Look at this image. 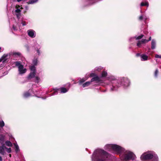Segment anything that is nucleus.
Listing matches in <instances>:
<instances>
[{"label":"nucleus","mask_w":161,"mask_h":161,"mask_svg":"<svg viewBox=\"0 0 161 161\" xmlns=\"http://www.w3.org/2000/svg\"><path fill=\"white\" fill-rule=\"evenodd\" d=\"M104 85H111L112 87L110 89L111 91L117 90L119 87L121 86L127 87L130 85V81L127 78H123L120 80H117L113 76H110L107 77V80L104 83Z\"/></svg>","instance_id":"obj_1"},{"label":"nucleus","mask_w":161,"mask_h":161,"mask_svg":"<svg viewBox=\"0 0 161 161\" xmlns=\"http://www.w3.org/2000/svg\"><path fill=\"white\" fill-rule=\"evenodd\" d=\"M91 159L92 161H109L110 155L104 150L98 149L94 151Z\"/></svg>","instance_id":"obj_2"},{"label":"nucleus","mask_w":161,"mask_h":161,"mask_svg":"<svg viewBox=\"0 0 161 161\" xmlns=\"http://www.w3.org/2000/svg\"><path fill=\"white\" fill-rule=\"evenodd\" d=\"M120 151L117 154L119 155L121 161H128L130 160H133L135 159V155L132 152L125 150L123 148L120 147Z\"/></svg>","instance_id":"obj_3"},{"label":"nucleus","mask_w":161,"mask_h":161,"mask_svg":"<svg viewBox=\"0 0 161 161\" xmlns=\"http://www.w3.org/2000/svg\"><path fill=\"white\" fill-rule=\"evenodd\" d=\"M142 161H158V158L153 151H148L143 153L141 156Z\"/></svg>","instance_id":"obj_4"},{"label":"nucleus","mask_w":161,"mask_h":161,"mask_svg":"<svg viewBox=\"0 0 161 161\" xmlns=\"http://www.w3.org/2000/svg\"><path fill=\"white\" fill-rule=\"evenodd\" d=\"M119 146L115 144H107L104 147V149L108 151H113L115 154L119 153L120 149Z\"/></svg>","instance_id":"obj_5"},{"label":"nucleus","mask_w":161,"mask_h":161,"mask_svg":"<svg viewBox=\"0 0 161 161\" xmlns=\"http://www.w3.org/2000/svg\"><path fill=\"white\" fill-rule=\"evenodd\" d=\"M94 81H96L97 82H101L102 81V80L101 78L98 77L97 76H96L93 78L90 81H87L86 83H84L82 85L83 87H85L86 86H89L91 83Z\"/></svg>","instance_id":"obj_6"},{"label":"nucleus","mask_w":161,"mask_h":161,"mask_svg":"<svg viewBox=\"0 0 161 161\" xmlns=\"http://www.w3.org/2000/svg\"><path fill=\"white\" fill-rule=\"evenodd\" d=\"M15 64L18 68L19 74L22 75L26 72V69L24 68L23 65L20 64V62L16 61L15 62Z\"/></svg>","instance_id":"obj_7"},{"label":"nucleus","mask_w":161,"mask_h":161,"mask_svg":"<svg viewBox=\"0 0 161 161\" xmlns=\"http://www.w3.org/2000/svg\"><path fill=\"white\" fill-rule=\"evenodd\" d=\"M30 69L31 72L28 77V78L29 79L33 78L35 75V67L34 66H31L30 67Z\"/></svg>","instance_id":"obj_8"},{"label":"nucleus","mask_w":161,"mask_h":161,"mask_svg":"<svg viewBox=\"0 0 161 161\" xmlns=\"http://www.w3.org/2000/svg\"><path fill=\"white\" fill-rule=\"evenodd\" d=\"M151 37L150 36L149 37V40H147L146 39H142L140 41H139L137 43V46L139 47H140L141 46V45L147 42H148L151 41Z\"/></svg>","instance_id":"obj_9"},{"label":"nucleus","mask_w":161,"mask_h":161,"mask_svg":"<svg viewBox=\"0 0 161 161\" xmlns=\"http://www.w3.org/2000/svg\"><path fill=\"white\" fill-rule=\"evenodd\" d=\"M28 35L31 38H35L36 36V32L34 30L30 29L27 31Z\"/></svg>","instance_id":"obj_10"},{"label":"nucleus","mask_w":161,"mask_h":161,"mask_svg":"<svg viewBox=\"0 0 161 161\" xmlns=\"http://www.w3.org/2000/svg\"><path fill=\"white\" fill-rule=\"evenodd\" d=\"M7 148L4 145V143L2 144V146H0V153L2 155H4L5 154V149Z\"/></svg>","instance_id":"obj_11"},{"label":"nucleus","mask_w":161,"mask_h":161,"mask_svg":"<svg viewBox=\"0 0 161 161\" xmlns=\"http://www.w3.org/2000/svg\"><path fill=\"white\" fill-rule=\"evenodd\" d=\"M10 53H7L4 54L3 56L1 57L3 60V63L6 61L8 58L10 57Z\"/></svg>","instance_id":"obj_12"},{"label":"nucleus","mask_w":161,"mask_h":161,"mask_svg":"<svg viewBox=\"0 0 161 161\" xmlns=\"http://www.w3.org/2000/svg\"><path fill=\"white\" fill-rule=\"evenodd\" d=\"M141 60L142 61H146L148 60V56L146 54H143L140 55Z\"/></svg>","instance_id":"obj_13"},{"label":"nucleus","mask_w":161,"mask_h":161,"mask_svg":"<svg viewBox=\"0 0 161 161\" xmlns=\"http://www.w3.org/2000/svg\"><path fill=\"white\" fill-rule=\"evenodd\" d=\"M156 46V41L154 39H153L151 41V48L153 50L155 49Z\"/></svg>","instance_id":"obj_14"},{"label":"nucleus","mask_w":161,"mask_h":161,"mask_svg":"<svg viewBox=\"0 0 161 161\" xmlns=\"http://www.w3.org/2000/svg\"><path fill=\"white\" fill-rule=\"evenodd\" d=\"M10 54L13 55L14 57H20L21 55V53H20L14 52H11Z\"/></svg>","instance_id":"obj_15"},{"label":"nucleus","mask_w":161,"mask_h":161,"mask_svg":"<svg viewBox=\"0 0 161 161\" xmlns=\"http://www.w3.org/2000/svg\"><path fill=\"white\" fill-rule=\"evenodd\" d=\"M107 75V73L106 71H103V72L102 74V76L101 77H100V78H101V79L102 80V81L101 82H97V83H103V80L102 79V77H106Z\"/></svg>","instance_id":"obj_16"},{"label":"nucleus","mask_w":161,"mask_h":161,"mask_svg":"<svg viewBox=\"0 0 161 161\" xmlns=\"http://www.w3.org/2000/svg\"><path fill=\"white\" fill-rule=\"evenodd\" d=\"M148 18V17L145 15H141L139 18V19L140 20H143L145 22L146 20H147Z\"/></svg>","instance_id":"obj_17"},{"label":"nucleus","mask_w":161,"mask_h":161,"mask_svg":"<svg viewBox=\"0 0 161 161\" xmlns=\"http://www.w3.org/2000/svg\"><path fill=\"white\" fill-rule=\"evenodd\" d=\"M5 136L3 134H0V142L1 144L4 143Z\"/></svg>","instance_id":"obj_18"},{"label":"nucleus","mask_w":161,"mask_h":161,"mask_svg":"<svg viewBox=\"0 0 161 161\" xmlns=\"http://www.w3.org/2000/svg\"><path fill=\"white\" fill-rule=\"evenodd\" d=\"M14 146L15 149V150L16 153L18 152L19 151V147L17 143H14Z\"/></svg>","instance_id":"obj_19"},{"label":"nucleus","mask_w":161,"mask_h":161,"mask_svg":"<svg viewBox=\"0 0 161 161\" xmlns=\"http://www.w3.org/2000/svg\"><path fill=\"white\" fill-rule=\"evenodd\" d=\"M60 91L61 93H65L68 91V89H67L66 88L64 87H61L60 88Z\"/></svg>","instance_id":"obj_20"},{"label":"nucleus","mask_w":161,"mask_h":161,"mask_svg":"<svg viewBox=\"0 0 161 161\" xmlns=\"http://www.w3.org/2000/svg\"><path fill=\"white\" fill-rule=\"evenodd\" d=\"M31 96L30 94L28 92H25L23 94L24 97L26 98Z\"/></svg>","instance_id":"obj_21"},{"label":"nucleus","mask_w":161,"mask_h":161,"mask_svg":"<svg viewBox=\"0 0 161 161\" xmlns=\"http://www.w3.org/2000/svg\"><path fill=\"white\" fill-rule=\"evenodd\" d=\"M5 143L6 145L8 147H11L13 146L12 143L10 141H6Z\"/></svg>","instance_id":"obj_22"},{"label":"nucleus","mask_w":161,"mask_h":161,"mask_svg":"<svg viewBox=\"0 0 161 161\" xmlns=\"http://www.w3.org/2000/svg\"><path fill=\"white\" fill-rule=\"evenodd\" d=\"M140 5L141 6H147V7H148L149 6V3L147 2H145V3L142 2L141 3Z\"/></svg>","instance_id":"obj_23"},{"label":"nucleus","mask_w":161,"mask_h":161,"mask_svg":"<svg viewBox=\"0 0 161 161\" xmlns=\"http://www.w3.org/2000/svg\"><path fill=\"white\" fill-rule=\"evenodd\" d=\"M87 79V78H82V79H80L79 81V84L81 85L82 83L84 82Z\"/></svg>","instance_id":"obj_24"},{"label":"nucleus","mask_w":161,"mask_h":161,"mask_svg":"<svg viewBox=\"0 0 161 161\" xmlns=\"http://www.w3.org/2000/svg\"><path fill=\"white\" fill-rule=\"evenodd\" d=\"M38 0H31L28 2L29 4H32L37 2Z\"/></svg>","instance_id":"obj_25"},{"label":"nucleus","mask_w":161,"mask_h":161,"mask_svg":"<svg viewBox=\"0 0 161 161\" xmlns=\"http://www.w3.org/2000/svg\"><path fill=\"white\" fill-rule=\"evenodd\" d=\"M143 35L141 34V35L138 36H135V38H136V40H140L142 39L143 37Z\"/></svg>","instance_id":"obj_26"},{"label":"nucleus","mask_w":161,"mask_h":161,"mask_svg":"<svg viewBox=\"0 0 161 161\" xmlns=\"http://www.w3.org/2000/svg\"><path fill=\"white\" fill-rule=\"evenodd\" d=\"M35 81L36 82L38 83L41 81V80L39 77L36 76L35 77Z\"/></svg>","instance_id":"obj_27"},{"label":"nucleus","mask_w":161,"mask_h":161,"mask_svg":"<svg viewBox=\"0 0 161 161\" xmlns=\"http://www.w3.org/2000/svg\"><path fill=\"white\" fill-rule=\"evenodd\" d=\"M5 124L4 121L3 120L0 121V127H3L4 126Z\"/></svg>","instance_id":"obj_28"},{"label":"nucleus","mask_w":161,"mask_h":161,"mask_svg":"<svg viewBox=\"0 0 161 161\" xmlns=\"http://www.w3.org/2000/svg\"><path fill=\"white\" fill-rule=\"evenodd\" d=\"M37 63V58L34 59L33 61V63L34 65H36Z\"/></svg>","instance_id":"obj_29"},{"label":"nucleus","mask_w":161,"mask_h":161,"mask_svg":"<svg viewBox=\"0 0 161 161\" xmlns=\"http://www.w3.org/2000/svg\"><path fill=\"white\" fill-rule=\"evenodd\" d=\"M102 69V68L101 67H96L95 69V71H100Z\"/></svg>","instance_id":"obj_30"},{"label":"nucleus","mask_w":161,"mask_h":161,"mask_svg":"<svg viewBox=\"0 0 161 161\" xmlns=\"http://www.w3.org/2000/svg\"><path fill=\"white\" fill-rule=\"evenodd\" d=\"M158 73V69H156L155 72L154 76L155 77H157Z\"/></svg>","instance_id":"obj_31"},{"label":"nucleus","mask_w":161,"mask_h":161,"mask_svg":"<svg viewBox=\"0 0 161 161\" xmlns=\"http://www.w3.org/2000/svg\"><path fill=\"white\" fill-rule=\"evenodd\" d=\"M13 29L15 31H17L18 29V27L17 26H14V25L13 26Z\"/></svg>","instance_id":"obj_32"},{"label":"nucleus","mask_w":161,"mask_h":161,"mask_svg":"<svg viewBox=\"0 0 161 161\" xmlns=\"http://www.w3.org/2000/svg\"><path fill=\"white\" fill-rule=\"evenodd\" d=\"M7 150L8 153H9L11 152V148H7L6 149Z\"/></svg>","instance_id":"obj_33"},{"label":"nucleus","mask_w":161,"mask_h":161,"mask_svg":"<svg viewBox=\"0 0 161 161\" xmlns=\"http://www.w3.org/2000/svg\"><path fill=\"white\" fill-rule=\"evenodd\" d=\"M16 13H20L21 10L19 9H17L15 10Z\"/></svg>","instance_id":"obj_34"},{"label":"nucleus","mask_w":161,"mask_h":161,"mask_svg":"<svg viewBox=\"0 0 161 161\" xmlns=\"http://www.w3.org/2000/svg\"><path fill=\"white\" fill-rule=\"evenodd\" d=\"M18 18H19L20 16V13H16V14Z\"/></svg>","instance_id":"obj_35"},{"label":"nucleus","mask_w":161,"mask_h":161,"mask_svg":"<svg viewBox=\"0 0 161 161\" xmlns=\"http://www.w3.org/2000/svg\"><path fill=\"white\" fill-rule=\"evenodd\" d=\"M155 57L156 58H161V55H159L157 54H155Z\"/></svg>","instance_id":"obj_36"},{"label":"nucleus","mask_w":161,"mask_h":161,"mask_svg":"<svg viewBox=\"0 0 161 161\" xmlns=\"http://www.w3.org/2000/svg\"><path fill=\"white\" fill-rule=\"evenodd\" d=\"M57 94V92L56 91H55L54 93H53V94H51V95H50V96H53V95H55V94Z\"/></svg>","instance_id":"obj_37"},{"label":"nucleus","mask_w":161,"mask_h":161,"mask_svg":"<svg viewBox=\"0 0 161 161\" xmlns=\"http://www.w3.org/2000/svg\"><path fill=\"white\" fill-rule=\"evenodd\" d=\"M37 53H38V55H39L40 54V52L39 50V49H37L36 50Z\"/></svg>","instance_id":"obj_38"},{"label":"nucleus","mask_w":161,"mask_h":161,"mask_svg":"<svg viewBox=\"0 0 161 161\" xmlns=\"http://www.w3.org/2000/svg\"><path fill=\"white\" fill-rule=\"evenodd\" d=\"M141 55V54H140V53H137L136 54V56H137V57H138L139 56H140V55Z\"/></svg>","instance_id":"obj_39"},{"label":"nucleus","mask_w":161,"mask_h":161,"mask_svg":"<svg viewBox=\"0 0 161 161\" xmlns=\"http://www.w3.org/2000/svg\"><path fill=\"white\" fill-rule=\"evenodd\" d=\"M8 71H6V72H4V75H7L8 74Z\"/></svg>","instance_id":"obj_40"},{"label":"nucleus","mask_w":161,"mask_h":161,"mask_svg":"<svg viewBox=\"0 0 161 161\" xmlns=\"http://www.w3.org/2000/svg\"><path fill=\"white\" fill-rule=\"evenodd\" d=\"M25 0H17V1L18 2H20L21 1H25Z\"/></svg>","instance_id":"obj_41"},{"label":"nucleus","mask_w":161,"mask_h":161,"mask_svg":"<svg viewBox=\"0 0 161 161\" xmlns=\"http://www.w3.org/2000/svg\"><path fill=\"white\" fill-rule=\"evenodd\" d=\"M3 66V64H0V68L2 67Z\"/></svg>","instance_id":"obj_42"},{"label":"nucleus","mask_w":161,"mask_h":161,"mask_svg":"<svg viewBox=\"0 0 161 161\" xmlns=\"http://www.w3.org/2000/svg\"><path fill=\"white\" fill-rule=\"evenodd\" d=\"M94 74L92 73L90 75L91 77H92L94 76Z\"/></svg>","instance_id":"obj_43"},{"label":"nucleus","mask_w":161,"mask_h":161,"mask_svg":"<svg viewBox=\"0 0 161 161\" xmlns=\"http://www.w3.org/2000/svg\"><path fill=\"white\" fill-rule=\"evenodd\" d=\"M22 25H26V23L25 22L22 23Z\"/></svg>","instance_id":"obj_44"},{"label":"nucleus","mask_w":161,"mask_h":161,"mask_svg":"<svg viewBox=\"0 0 161 161\" xmlns=\"http://www.w3.org/2000/svg\"><path fill=\"white\" fill-rule=\"evenodd\" d=\"M2 61L3 62V60L2 59V58H1L0 59V62Z\"/></svg>","instance_id":"obj_45"},{"label":"nucleus","mask_w":161,"mask_h":161,"mask_svg":"<svg viewBox=\"0 0 161 161\" xmlns=\"http://www.w3.org/2000/svg\"><path fill=\"white\" fill-rule=\"evenodd\" d=\"M2 50V48L1 47H0V52H1V50ZM3 49H2V51H3Z\"/></svg>","instance_id":"obj_46"},{"label":"nucleus","mask_w":161,"mask_h":161,"mask_svg":"<svg viewBox=\"0 0 161 161\" xmlns=\"http://www.w3.org/2000/svg\"><path fill=\"white\" fill-rule=\"evenodd\" d=\"M2 159L1 156H0V161H2Z\"/></svg>","instance_id":"obj_47"},{"label":"nucleus","mask_w":161,"mask_h":161,"mask_svg":"<svg viewBox=\"0 0 161 161\" xmlns=\"http://www.w3.org/2000/svg\"><path fill=\"white\" fill-rule=\"evenodd\" d=\"M134 38H133V37L131 38L130 39V41H131V39H134Z\"/></svg>","instance_id":"obj_48"},{"label":"nucleus","mask_w":161,"mask_h":161,"mask_svg":"<svg viewBox=\"0 0 161 161\" xmlns=\"http://www.w3.org/2000/svg\"><path fill=\"white\" fill-rule=\"evenodd\" d=\"M38 47H39V49H40V48H41V47L39 45H38Z\"/></svg>","instance_id":"obj_49"},{"label":"nucleus","mask_w":161,"mask_h":161,"mask_svg":"<svg viewBox=\"0 0 161 161\" xmlns=\"http://www.w3.org/2000/svg\"><path fill=\"white\" fill-rule=\"evenodd\" d=\"M9 157H11V154H9Z\"/></svg>","instance_id":"obj_50"},{"label":"nucleus","mask_w":161,"mask_h":161,"mask_svg":"<svg viewBox=\"0 0 161 161\" xmlns=\"http://www.w3.org/2000/svg\"><path fill=\"white\" fill-rule=\"evenodd\" d=\"M26 9H28V8H27V7H26Z\"/></svg>","instance_id":"obj_51"}]
</instances>
